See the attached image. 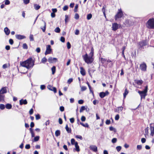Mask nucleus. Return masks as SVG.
<instances>
[{
  "label": "nucleus",
  "mask_w": 154,
  "mask_h": 154,
  "mask_svg": "<svg viewBox=\"0 0 154 154\" xmlns=\"http://www.w3.org/2000/svg\"><path fill=\"white\" fill-rule=\"evenodd\" d=\"M82 57L85 63L88 64H91L94 60L93 57L92 56L88 55L87 53L85 54L82 55Z\"/></svg>",
  "instance_id": "obj_1"
},
{
  "label": "nucleus",
  "mask_w": 154,
  "mask_h": 154,
  "mask_svg": "<svg viewBox=\"0 0 154 154\" xmlns=\"http://www.w3.org/2000/svg\"><path fill=\"white\" fill-rule=\"evenodd\" d=\"M28 67V69L32 68L35 65V60H33L32 57H29L26 60Z\"/></svg>",
  "instance_id": "obj_2"
},
{
  "label": "nucleus",
  "mask_w": 154,
  "mask_h": 154,
  "mask_svg": "<svg viewBox=\"0 0 154 154\" xmlns=\"http://www.w3.org/2000/svg\"><path fill=\"white\" fill-rule=\"evenodd\" d=\"M146 26L149 29H154V18L149 19L146 22Z\"/></svg>",
  "instance_id": "obj_3"
},
{
  "label": "nucleus",
  "mask_w": 154,
  "mask_h": 154,
  "mask_svg": "<svg viewBox=\"0 0 154 154\" xmlns=\"http://www.w3.org/2000/svg\"><path fill=\"white\" fill-rule=\"evenodd\" d=\"M123 16V14L121 9L118 10L117 14L115 15V18L116 20H117V19L121 18Z\"/></svg>",
  "instance_id": "obj_4"
},
{
  "label": "nucleus",
  "mask_w": 154,
  "mask_h": 154,
  "mask_svg": "<svg viewBox=\"0 0 154 154\" xmlns=\"http://www.w3.org/2000/svg\"><path fill=\"white\" fill-rule=\"evenodd\" d=\"M109 94V92L106 90L105 92L102 91L100 92L99 94V95L101 98H103L107 96Z\"/></svg>",
  "instance_id": "obj_5"
},
{
  "label": "nucleus",
  "mask_w": 154,
  "mask_h": 154,
  "mask_svg": "<svg viewBox=\"0 0 154 154\" xmlns=\"http://www.w3.org/2000/svg\"><path fill=\"white\" fill-rule=\"evenodd\" d=\"M48 61L50 63H52L57 62L58 59L56 58L50 57L48 59Z\"/></svg>",
  "instance_id": "obj_6"
},
{
  "label": "nucleus",
  "mask_w": 154,
  "mask_h": 154,
  "mask_svg": "<svg viewBox=\"0 0 154 154\" xmlns=\"http://www.w3.org/2000/svg\"><path fill=\"white\" fill-rule=\"evenodd\" d=\"M47 88L49 90L53 91L54 93L57 92V89L55 87L52 86L51 85H49L48 86Z\"/></svg>",
  "instance_id": "obj_7"
},
{
  "label": "nucleus",
  "mask_w": 154,
  "mask_h": 154,
  "mask_svg": "<svg viewBox=\"0 0 154 154\" xmlns=\"http://www.w3.org/2000/svg\"><path fill=\"white\" fill-rule=\"evenodd\" d=\"M140 67L141 70L144 71H146L147 66L145 62H143L140 65Z\"/></svg>",
  "instance_id": "obj_8"
},
{
  "label": "nucleus",
  "mask_w": 154,
  "mask_h": 154,
  "mask_svg": "<svg viewBox=\"0 0 154 154\" xmlns=\"http://www.w3.org/2000/svg\"><path fill=\"white\" fill-rule=\"evenodd\" d=\"M149 126L151 131L150 135L153 136L154 135V123L150 124Z\"/></svg>",
  "instance_id": "obj_9"
},
{
  "label": "nucleus",
  "mask_w": 154,
  "mask_h": 154,
  "mask_svg": "<svg viewBox=\"0 0 154 154\" xmlns=\"http://www.w3.org/2000/svg\"><path fill=\"white\" fill-rule=\"evenodd\" d=\"M138 93L139 94L141 97V100L143 98L145 99V97L147 94V93L139 90L138 91Z\"/></svg>",
  "instance_id": "obj_10"
},
{
  "label": "nucleus",
  "mask_w": 154,
  "mask_h": 154,
  "mask_svg": "<svg viewBox=\"0 0 154 154\" xmlns=\"http://www.w3.org/2000/svg\"><path fill=\"white\" fill-rule=\"evenodd\" d=\"M90 149L94 152H97L98 149L97 147L95 145H90L89 147Z\"/></svg>",
  "instance_id": "obj_11"
},
{
  "label": "nucleus",
  "mask_w": 154,
  "mask_h": 154,
  "mask_svg": "<svg viewBox=\"0 0 154 154\" xmlns=\"http://www.w3.org/2000/svg\"><path fill=\"white\" fill-rule=\"evenodd\" d=\"M112 28L113 31H115L119 28V25L117 23H114L112 24Z\"/></svg>",
  "instance_id": "obj_12"
},
{
  "label": "nucleus",
  "mask_w": 154,
  "mask_h": 154,
  "mask_svg": "<svg viewBox=\"0 0 154 154\" xmlns=\"http://www.w3.org/2000/svg\"><path fill=\"white\" fill-rule=\"evenodd\" d=\"M7 87H3L0 90V94H4L7 93Z\"/></svg>",
  "instance_id": "obj_13"
},
{
  "label": "nucleus",
  "mask_w": 154,
  "mask_h": 154,
  "mask_svg": "<svg viewBox=\"0 0 154 154\" xmlns=\"http://www.w3.org/2000/svg\"><path fill=\"white\" fill-rule=\"evenodd\" d=\"M147 45V42L146 40H143L140 42L139 43V45L141 48Z\"/></svg>",
  "instance_id": "obj_14"
},
{
  "label": "nucleus",
  "mask_w": 154,
  "mask_h": 154,
  "mask_svg": "<svg viewBox=\"0 0 154 154\" xmlns=\"http://www.w3.org/2000/svg\"><path fill=\"white\" fill-rule=\"evenodd\" d=\"M74 146H75V148H74L73 149V151L74 152L76 151L77 152H79V151H80V149L79 148V146L78 145V142H76Z\"/></svg>",
  "instance_id": "obj_15"
},
{
  "label": "nucleus",
  "mask_w": 154,
  "mask_h": 154,
  "mask_svg": "<svg viewBox=\"0 0 154 154\" xmlns=\"http://www.w3.org/2000/svg\"><path fill=\"white\" fill-rule=\"evenodd\" d=\"M27 101L26 99H22L19 100V104L20 105H22L23 104L26 105L27 104Z\"/></svg>",
  "instance_id": "obj_16"
},
{
  "label": "nucleus",
  "mask_w": 154,
  "mask_h": 154,
  "mask_svg": "<svg viewBox=\"0 0 154 154\" xmlns=\"http://www.w3.org/2000/svg\"><path fill=\"white\" fill-rule=\"evenodd\" d=\"M80 72L82 76H85L86 75V72L85 71L84 69V68L83 67H80Z\"/></svg>",
  "instance_id": "obj_17"
},
{
  "label": "nucleus",
  "mask_w": 154,
  "mask_h": 154,
  "mask_svg": "<svg viewBox=\"0 0 154 154\" xmlns=\"http://www.w3.org/2000/svg\"><path fill=\"white\" fill-rule=\"evenodd\" d=\"M26 62V60L23 61H20V64L22 66L28 69V67Z\"/></svg>",
  "instance_id": "obj_18"
},
{
  "label": "nucleus",
  "mask_w": 154,
  "mask_h": 154,
  "mask_svg": "<svg viewBox=\"0 0 154 154\" xmlns=\"http://www.w3.org/2000/svg\"><path fill=\"white\" fill-rule=\"evenodd\" d=\"M16 38L18 39H22L26 38V37L24 35H15Z\"/></svg>",
  "instance_id": "obj_19"
},
{
  "label": "nucleus",
  "mask_w": 154,
  "mask_h": 154,
  "mask_svg": "<svg viewBox=\"0 0 154 154\" xmlns=\"http://www.w3.org/2000/svg\"><path fill=\"white\" fill-rule=\"evenodd\" d=\"M52 53V49H46L45 52V55L51 54Z\"/></svg>",
  "instance_id": "obj_20"
},
{
  "label": "nucleus",
  "mask_w": 154,
  "mask_h": 154,
  "mask_svg": "<svg viewBox=\"0 0 154 154\" xmlns=\"http://www.w3.org/2000/svg\"><path fill=\"white\" fill-rule=\"evenodd\" d=\"M30 133L31 135L32 138H33L35 136V132L33 129L32 128H29Z\"/></svg>",
  "instance_id": "obj_21"
},
{
  "label": "nucleus",
  "mask_w": 154,
  "mask_h": 154,
  "mask_svg": "<svg viewBox=\"0 0 154 154\" xmlns=\"http://www.w3.org/2000/svg\"><path fill=\"white\" fill-rule=\"evenodd\" d=\"M99 55L100 56L99 57L100 60L102 64H104L106 62V59L102 57H100L101 56L100 54Z\"/></svg>",
  "instance_id": "obj_22"
},
{
  "label": "nucleus",
  "mask_w": 154,
  "mask_h": 154,
  "mask_svg": "<svg viewBox=\"0 0 154 154\" xmlns=\"http://www.w3.org/2000/svg\"><path fill=\"white\" fill-rule=\"evenodd\" d=\"M65 128L66 131L68 133H71L72 132V130L69 127L67 124H66V125Z\"/></svg>",
  "instance_id": "obj_23"
},
{
  "label": "nucleus",
  "mask_w": 154,
  "mask_h": 154,
  "mask_svg": "<svg viewBox=\"0 0 154 154\" xmlns=\"http://www.w3.org/2000/svg\"><path fill=\"white\" fill-rule=\"evenodd\" d=\"M33 137H34V138L32 140V141L33 142L38 141L40 139V136H36Z\"/></svg>",
  "instance_id": "obj_24"
},
{
  "label": "nucleus",
  "mask_w": 154,
  "mask_h": 154,
  "mask_svg": "<svg viewBox=\"0 0 154 154\" xmlns=\"http://www.w3.org/2000/svg\"><path fill=\"white\" fill-rule=\"evenodd\" d=\"M129 93V91L126 88L124 92L123 93V99H125L126 97V96L128 95Z\"/></svg>",
  "instance_id": "obj_25"
},
{
  "label": "nucleus",
  "mask_w": 154,
  "mask_h": 154,
  "mask_svg": "<svg viewBox=\"0 0 154 154\" xmlns=\"http://www.w3.org/2000/svg\"><path fill=\"white\" fill-rule=\"evenodd\" d=\"M4 31L5 34L7 35H9L10 32L9 29L7 27H6L4 28Z\"/></svg>",
  "instance_id": "obj_26"
},
{
  "label": "nucleus",
  "mask_w": 154,
  "mask_h": 154,
  "mask_svg": "<svg viewBox=\"0 0 154 154\" xmlns=\"http://www.w3.org/2000/svg\"><path fill=\"white\" fill-rule=\"evenodd\" d=\"M87 106H82L80 109V113L84 111L87 109Z\"/></svg>",
  "instance_id": "obj_27"
},
{
  "label": "nucleus",
  "mask_w": 154,
  "mask_h": 154,
  "mask_svg": "<svg viewBox=\"0 0 154 154\" xmlns=\"http://www.w3.org/2000/svg\"><path fill=\"white\" fill-rule=\"evenodd\" d=\"M44 23V26L43 27H41V29L42 30L43 32H45V31L46 28V22L43 20H42Z\"/></svg>",
  "instance_id": "obj_28"
},
{
  "label": "nucleus",
  "mask_w": 154,
  "mask_h": 154,
  "mask_svg": "<svg viewBox=\"0 0 154 154\" xmlns=\"http://www.w3.org/2000/svg\"><path fill=\"white\" fill-rule=\"evenodd\" d=\"M124 23L127 26H130L131 25V21L128 20H126L125 21Z\"/></svg>",
  "instance_id": "obj_29"
},
{
  "label": "nucleus",
  "mask_w": 154,
  "mask_h": 154,
  "mask_svg": "<svg viewBox=\"0 0 154 154\" xmlns=\"http://www.w3.org/2000/svg\"><path fill=\"white\" fill-rule=\"evenodd\" d=\"M135 83L140 85H142L143 83V81L141 79L137 80H135Z\"/></svg>",
  "instance_id": "obj_30"
},
{
  "label": "nucleus",
  "mask_w": 154,
  "mask_h": 154,
  "mask_svg": "<svg viewBox=\"0 0 154 154\" xmlns=\"http://www.w3.org/2000/svg\"><path fill=\"white\" fill-rule=\"evenodd\" d=\"M51 70L52 71V75H54L56 72V67L54 66H53L51 68Z\"/></svg>",
  "instance_id": "obj_31"
},
{
  "label": "nucleus",
  "mask_w": 154,
  "mask_h": 154,
  "mask_svg": "<svg viewBox=\"0 0 154 154\" xmlns=\"http://www.w3.org/2000/svg\"><path fill=\"white\" fill-rule=\"evenodd\" d=\"M12 105L11 103H8L6 104L5 105V107L8 109H10L12 108Z\"/></svg>",
  "instance_id": "obj_32"
},
{
  "label": "nucleus",
  "mask_w": 154,
  "mask_h": 154,
  "mask_svg": "<svg viewBox=\"0 0 154 154\" xmlns=\"http://www.w3.org/2000/svg\"><path fill=\"white\" fill-rule=\"evenodd\" d=\"M80 124L85 127L87 128H89V126L88 123H86L84 124L83 122H80Z\"/></svg>",
  "instance_id": "obj_33"
},
{
  "label": "nucleus",
  "mask_w": 154,
  "mask_h": 154,
  "mask_svg": "<svg viewBox=\"0 0 154 154\" xmlns=\"http://www.w3.org/2000/svg\"><path fill=\"white\" fill-rule=\"evenodd\" d=\"M55 135L56 137H58L60 134V131L59 130H57L55 131Z\"/></svg>",
  "instance_id": "obj_34"
},
{
  "label": "nucleus",
  "mask_w": 154,
  "mask_h": 154,
  "mask_svg": "<svg viewBox=\"0 0 154 154\" xmlns=\"http://www.w3.org/2000/svg\"><path fill=\"white\" fill-rule=\"evenodd\" d=\"M5 97V96L4 95L0 94V102L4 101Z\"/></svg>",
  "instance_id": "obj_35"
},
{
  "label": "nucleus",
  "mask_w": 154,
  "mask_h": 154,
  "mask_svg": "<svg viewBox=\"0 0 154 154\" xmlns=\"http://www.w3.org/2000/svg\"><path fill=\"white\" fill-rule=\"evenodd\" d=\"M47 61V59L46 57H44L43 58L42 60L40 63H45Z\"/></svg>",
  "instance_id": "obj_36"
},
{
  "label": "nucleus",
  "mask_w": 154,
  "mask_h": 154,
  "mask_svg": "<svg viewBox=\"0 0 154 154\" xmlns=\"http://www.w3.org/2000/svg\"><path fill=\"white\" fill-rule=\"evenodd\" d=\"M109 130L110 131H113L115 133L117 131L116 129L112 126H111L109 127Z\"/></svg>",
  "instance_id": "obj_37"
},
{
  "label": "nucleus",
  "mask_w": 154,
  "mask_h": 154,
  "mask_svg": "<svg viewBox=\"0 0 154 154\" xmlns=\"http://www.w3.org/2000/svg\"><path fill=\"white\" fill-rule=\"evenodd\" d=\"M149 127H147L145 129V134H144V135H145V137H146V135H148V133H149V132H148V130H149Z\"/></svg>",
  "instance_id": "obj_38"
},
{
  "label": "nucleus",
  "mask_w": 154,
  "mask_h": 154,
  "mask_svg": "<svg viewBox=\"0 0 154 154\" xmlns=\"http://www.w3.org/2000/svg\"><path fill=\"white\" fill-rule=\"evenodd\" d=\"M76 142H78L76 141L74 138H72L71 140V143L72 145H75Z\"/></svg>",
  "instance_id": "obj_39"
},
{
  "label": "nucleus",
  "mask_w": 154,
  "mask_h": 154,
  "mask_svg": "<svg viewBox=\"0 0 154 154\" xmlns=\"http://www.w3.org/2000/svg\"><path fill=\"white\" fill-rule=\"evenodd\" d=\"M35 116L36 120H38L41 119V116L38 113L35 114Z\"/></svg>",
  "instance_id": "obj_40"
},
{
  "label": "nucleus",
  "mask_w": 154,
  "mask_h": 154,
  "mask_svg": "<svg viewBox=\"0 0 154 154\" xmlns=\"http://www.w3.org/2000/svg\"><path fill=\"white\" fill-rule=\"evenodd\" d=\"M34 8L36 10H38L40 8V6L38 5L35 4L34 5Z\"/></svg>",
  "instance_id": "obj_41"
},
{
  "label": "nucleus",
  "mask_w": 154,
  "mask_h": 154,
  "mask_svg": "<svg viewBox=\"0 0 154 154\" xmlns=\"http://www.w3.org/2000/svg\"><path fill=\"white\" fill-rule=\"evenodd\" d=\"M148 90V86L147 85H146L145 86V87L144 88V89L143 90V91H142L147 94Z\"/></svg>",
  "instance_id": "obj_42"
},
{
  "label": "nucleus",
  "mask_w": 154,
  "mask_h": 154,
  "mask_svg": "<svg viewBox=\"0 0 154 154\" xmlns=\"http://www.w3.org/2000/svg\"><path fill=\"white\" fill-rule=\"evenodd\" d=\"M94 55V49H91V52L89 54V56H92L93 57Z\"/></svg>",
  "instance_id": "obj_43"
},
{
  "label": "nucleus",
  "mask_w": 154,
  "mask_h": 154,
  "mask_svg": "<svg viewBox=\"0 0 154 154\" xmlns=\"http://www.w3.org/2000/svg\"><path fill=\"white\" fill-rule=\"evenodd\" d=\"M5 108V105L3 104H0V109L1 110H4Z\"/></svg>",
  "instance_id": "obj_44"
},
{
  "label": "nucleus",
  "mask_w": 154,
  "mask_h": 154,
  "mask_svg": "<svg viewBox=\"0 0 154 154\" xmlns=\"http://www.w3.org/2000/svg\"><path fill=\"white\" fill-rule=\"evenodd\" d=\"M92 14H88L87 17V18L88 20H90L92 17Z\"/></svg>",
  "instance_id": "obj_45"
},
{
  "label": "nucleus",
  "mask_w": 154,
  "mask_h": 154,
  "mask_svg": "<svg viewBox=\"0 0 154 154\" xmlns=\"http://www.w3.org/2000/svg\"><path fill=\"white\" fill-rule=\"evenodd\" d=\"M122 56L123 57H124L125 60H126V58L125 57V56L124 54V51L125 50V49H122Z\"/></svg>",
  "instance_id": "obj_46"
},
{
  "label": "nucleus",
  "mask_w": 154,
  "mask_h": 154,
  "mask_svg": "<svg viewBox=\"0 0 154 154\" xmlns=\"http://www.w3.org/2000/svg\"><path fill=\"white\" fill-rule=\"evenodd\" d=\"M81 91H85L87 89L86 87L84 86H81Z\"/></svg>",
  "instance_id": "obj_47"
},
{
  "label": "nucleus",
  "mask_w": 154,
  "mask_h": 154,
  "mask_svg": "<svg viewBox=\"0 0 154 154\" xmlns=\"http://www.w3.org/2000/svg\"><path fill=\"white\" fill-rule=\"evenodd\" d=\"M75 137L77 139H80V140H82L83 139L82 136L80 135H77L75 136Z\"/></svg>",
  "instance_id": "obj_48"
},
{
  "label": "nucleus",
  "mask_w": 154,
  "mask_h": 154,
  "mask_svg": "<svg viewBox=\"0 0 154 154\" xmlns=\"http://www.w3.org/2000/svg\"><path fill=\"white\" fill-rule=\"evenodd\" d=\"M54 31L57 33H59L60 32V30L59 27H57L54 29Z\"/></svg>",
  "instance_id": "obj_49"
},
{
  "label": "nucleus",
  "mask_w": 154,
  "mask_h": 154,
  "mask_svg": "<svg viewBox=\"0 0 154 154\" xmlns=\"http://www.w3.org/2000/svg\"><path fill=\"white\" fill-rule=\"evenodd\" d=\"M86 118L84 116H82L81 118V120L82 122H85L86 120Z\"/></svg>",
  "instance_id": "obj_50"
},
{
  "label": "nucleus",
  "mask_w": 154,
  "mask_h": 154,
  "mask_svg": "<svg viewBox=\"0 0 154 154\" xmlns=\"http://www.w3.org/2000/svg\"><path fill=\"white\" fill-rule=\"evenodd\" d=\"M117 141V139L116 138H113L111 140L112 142L113 143H115Z\"/></svg>",
  "instance_id": "obj_51"
},
{
  "label": "nucleus",
  "mask_w": 154,
  "mask_h": 154,
  "mask_svg": "<svg viewBox=\"0 0 154 154\" xmlns=\"http://www.w3.org/2000/svg\"><path fill=\"white\" fill-rule=\"evenodd\" d=\"M30 147V145L29 144H26L25 146V148L27 149H29Z\"/></svg>",
  "instance_id": "obj_52"
},
{
  "label": "nucleus",
  "mask_w": 154,
  "mask_h": 154,
  "mask_svg": "<svg viewBox=\"0 0 154 154\" xmlns=\"http://www.w3.org/2000/svg\"><path fill=\"white\" fill-rule=\"evenodd\" d=\"M121 149L122 147L120 146H118L116 147V149L118 152H119Z\"/></svg>",
  "instance_id": "obj_53"
},
{
  "label": "nucleus",
  "mask_w": 154,
  "mask_h": 154,
  "mask_svg": "<svg viewBox=\"0 0 154 154\" xmlns=\"http://www.w3.org/2000/svg\"><path fill=\"white\" fill-rule=\"evenodd\" d=\"M73 80V79L72 78H69L67 81V83L69 84H70L72 82Z\"/></svg>",
  "instance_id": "obj_54"
},
{
  "label": "nucleus",
  "mask_w": 154,
  "mask_h": 154,
  "mask_svg": "<svg viewBox=\"0 0 154 154\" xmlns=\"http://www.w3.org/2000/svg\"><path fill=\"white\" fill-rule=\"evenodd\" d=\"M120 118L119 115V114H116L115 117V119L116 120H118Z\"/></svg>",
  "instance_id": "obj_55"
},
{
  "label": "nucleus",
  "mask_w": 154,
  "mask_h": 154,
  "mask_svg": "<svg viewBox=\"0 0 154 154\" xmlns=\"http://www.w3.org/2000/svg\"><path fill=\"white\" fill-rule=\"evenodd\" d=\"M40 88L41 90H43L46 88V86L45 85H40Z\"/></svg>",
  "instance_id": "obj_56"
},
{
  "label": "nucleus",
  "mask_w": 154,
  "mask_h": 154,
  "mask_svg": "<svg viewBox=\"0 0 154 154\" xmlns=\"http://www.w3.org/2000/svg\"><path fill=\"white\" fill-rule=\"evenodd\" d=\"M106 124L107 125H109L111 123L110 119H107L105 122Z\"/></svg>",
  "instance_id": "obj_57"
},
{
  "label": "nucleus",
  "mask_w": 154,
  "mask_h": 154,
  "mask_svg": "<svg viewBox=\"0 0 154 154\" xmlns=\"http://www.w3.org/2000/svg\"><path fill=\"white\" fill-rule=\"evenodd\" d=\"M142 148V146L141 145H138L137 146V149L138 150H141Z\"/></svg>",
  "instance_id": "obj_58"
},
{
  "label": "nucleus",
  "mask_w": 154,
  "mask_h": 154,
  "mask_svg": "<svg viewBox=\"0 0 154 154\" xmlns=\"http://www.w3.org/2000/svg\"><path fill=\"white\" fill-rule=\"evenodd\" d=\"M84 102V101L82 99H80L78 100V103L79 104H82Z\"/></svg>",
  "instance_id": "obj_59"
},
{
  "label": "nucleus",
  "mask_w": 154,
  "mask_h": 154,
  "mask_svg": "<svg viewBox=\"0 0 154 154\" xmlns=\"http://www.w3.org/2000/svg\"><path fill=\"white\" fill-rule=\"evenodd\" d=\"M59 109L60 111L62 112H63L64 110V107L63 106H60V107Z\"/></svg>",
  "instance_id": "obj_60"
},
{
  "label": "nucleus",
  "mask_w": 154,
  "mask_h": 154,
  "mask_svg": "<svg viewBox=\"0 0 154 154\" xmlns=\"http://www.w3.org/2000/svg\"><path fill=\"white\" fill-rule=\"evenodd\" d=\"M136 55V49L134 50V53H131V56L133 58L134 57V58H135Z\"/></svg>",
  "instance_id": "obj_61"
},
{
  "label": "nucleus",
  "mask_w": 154,
  "mask_h": 154,
  "mask_svg": "<svg viewBox=\"0 0 154 154\" xmlns=\"http://www.w3.org/2000/svg\"><path fill=\"white\" fill-rule=\"evenodd\" d=\"M69 121L71 123H73L75 121V119L73 117L69 119Z\"/></svg>",
  "instance_id": "obj_62"
},
{
  "label": "nucleus",
  "mask_w": 154,
  "mask_h": 154,
  "mask_svg": "<svg viewBox=\"0 0 154 154\" xmlns=\"http://www.w3.org/2000/svg\"><path fill=\"white\" fill-rule=\"evenodd\" d=\"M34 110L32 108L30 109L29 111V115H32L33 114Z\"/></svg>",
  "instance_id": "obj_63"
},
{
  "label": "nucleus",
  "mask_w": 154,
  "mask_h": 154,
  "mask_svg": "<svg viewBox=\"0 0 154 154\" xmlns=\"http://www.w3.org/2000/svg\"><path fill=\"white\" fill-rule=\"evenodd\" d=\"M58 122L61 125L62 124L63 121L62 119L61 118H59L58 119Z\"/></svg>",
  "instance_id": "obj_64"
}]
</instances>
